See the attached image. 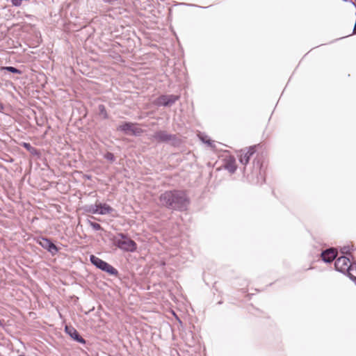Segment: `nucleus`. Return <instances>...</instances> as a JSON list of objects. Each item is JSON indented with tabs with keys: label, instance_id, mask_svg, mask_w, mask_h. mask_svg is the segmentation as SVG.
Listing matches in <instances>:
<instances>
[{
	"label": "nucleus",
	"instance_id": "obj_6",
	"mask_svg": "<svg viewBox=\"0 0 356 356\" xmlns=\"http://www.w3.org/2000/svg\"><path fill=\"white\" fill-rule=\"evenodd\" d=\"M117 129L123 131L126 134L131 132L132 135L136 136H139L143 133V130L141 128L136 127L135 124L131 122H124L120 125Z\"/></svg>",
	"mask_w": 356,
	"mask_h": 356
},
{
	"label": "nucleus",
	"instance_id": "obj_3",
	"mask_svg": "<svg viewBox=\"0 0 356 356\" xmlns=\"http://www.w3.org/2000/svg\"><path fill=\"white\" fill-rule=\"evenodd\" d=\"M151 139L157 143H171L175 145L179 143V140L175 134H171L166 131L159 130L154 133Z\"/></svg>",
	"mask_w": 356,
	"mask_h": 356
},
{
	"label": "nucleus",
	"instance_id": "obj_21",
	"mask_svg": "<svg viewBox=\"0 0 356 356\" xmlns=\"http://www.w3.org/2000/svg\"><path fill=\"white\" fill-rule=\"evenodd\" d=\"M104 159H106V160H108L111 162H113L115 160V157L114 154L109 152H108L105 154Z\"/></svg>",
	"mask_w": 356,
	"mask_h": 356
},
{
	"label": "nucleus",
	"instance_id": "obj_12",
	"mask_svg": "<svg viewBox=\"0 0 356 356\" xmlns=\"http://www.w3.org/2000/svg\"><path fill=\"white\" fill-rule=\"evenodd\" d=\"M225 168L230 173L233 174L236 170V161L234 158L229 157L225 164Z\"/></svg>",
	"mask_w": 356,
	"mask_h": 356
},
{
	"label": "nucleus",
	"instance_id": "obj_15",
	"mask_svg": "<svg viewBox=\"0 0 356 356\" xmlns=\"http://www.w3.org/2000/svg\"><path fill=\"white\" fill-rule=\"evenodd\" d=\"M22 146L28 152H29L31 154H33V155H38L39 154L38 150L35 147H33L30 143H23Z\"/></svg>",
	"mask_w": 356,
	"mask_h": 356
},
{
	"label": "nucleus",
	"instance_id": "obj_2",
	"mask_svg": "<svg viewBox=\"0 0 356 356\" xmlns=\"http://www.w3.org/2000/svg\"><path fill=\"white\" fill-rule=\"evenodd\" d=\"M120 238H115L114 240V244L120 249L125 252H133L137 249L136 243L129 238L126 234L123 233H119L118 234Z\"/></svg>",
	"mask_w": 356,
	"mask_h": 356
},
{
	"label": "nucleus",
	"instance_id": "obj_16",
	"mask_svg": "<svg viewBox=\"0 0 356 356\" xmlns=\"http://www.w3.org/2000/svg\"><path fill=\"white\" fill-rule=\"evenodd\" d=\"M85 211L92 214H99V204L87 206L85 208Z\"/></svg>",
	"mask_w": 356,
	"mask_h": 356
},
{
	"label": "nucleus",
	"instance_id": "obj_17",
	"mask_svg": "<svg viewBox=\"0 0 356 356\" xmlns=\"http://www.w3.org/2000/svg\"><path fill=\"white\" fill-rule=\"evenodd\" d=\"M99 115L101 116L102 119H108V115L106 111V107L104 104H99L98 106Z\"/></svg>",
	"mask_w": 356,
	"mask_h": 356
},
{
	"label": "nucleus",
	"instance_id": "obj_27",
	"mask_svg": "<svg viewBox=\"0 0 356 356\" xmlns=\"http://www.w3.org/2000/svg\"><path fill=\"white\" fill-rule=\"evenodd\" d=\"M2 325V321L0 319V325Z\"/></svg>",
	"mask_w": 356,
	"mask_h": 356
},
{
	"label": "nucleus",
	"instance_id": "obj_4",
	"mask_svg": "<svg viewBox=\"0 0 356 356\" xmlns=\"http://www.w3.org/2000/svg\"><path fill=\"white\" fill-rule=\"evenodd\" d=\"M90 261L97 268L111 275H117L118 273V271L114 267L95 255H90Z\"/></svg>",
	"mask_w": 356,
	"mask_h": 356
},
{
	"label": "nucleus",
	"instance_id": "obj_26",
	"mask_svg": "<svg viewBox=\"0 0 356 356\" xmlns=\"http://www.w3.org/2000/svg\"><path fill=\"white\" fill-rule=\"evenodd\" d=\"M3 109V106L1 103H0V111H1Z\"/></svg>",
	"mask_w": 356,
	"mask_h": 356
},
{
	"label": "nucleus",
	"instance_id": "obj_13",
	"mask_svg": "<svg viewBox=\"0 0 356 356\" xmlns=\"http://www.w3.org/2000/svg\"><path fill=\"white\" fill-rule=\"evenodd\" d=\"M114 211V209L110 207L107 204H99V215H106L108 213H111Z\"/></svg>",
	"mask_w": 356,
	"mask_h": 356
},
{
	"label": "nucleus",
	"instance_id": "obj_7",
	"mask_svg": "<svg viewBox=\"0 0 356 356\" xmlns=\"http://www.w3.org/2000/svg\"><path fill=\"white\" fill-rule=\"evenodd\" d=\"M37 243L53 256L56 254L59 251L58 247L49 238L40 237L38 238Z\"/></svg>",
	"mask_w": 356,
	"mask_h": 356
},
{
	"label": "nucleus",
	"instance_id": "obj_18",
	"mask_svg": "<svg viewBox=\"0 0 356 356\" xmlns=\"http://www.w3.org/2000/svg\"><path fill=\"white\" fill-rule=\"evenodd\" d=\"M253 168L256 173L260 172V170L262 166V162L261 161V159L259 157H256L253 160Z\"/></svg>",
	"mask_w": 356,
	"mask_h": 356
},
{
	"label": "nucleus",
	"instance_id": "obj_10",
	"mask_svg": "<svg viewBox=\"0 0 356 356\" xmlns=\"http://www.w3.org/2000/svg\"><path fill=\"white\" fill-rule=\"evenodd\" d=\"M65 331L72 339H73L76 342H79L81 344H85L86 343V340L72 326L65 325Z\"/></svg>",
	"mask_w": 356,
	"mask_h": 356
},
{
	"label": "nucleus",
	"instance_id": "obj_11",
	"mask_svg": "<svg viewBox=\"0 0 356 356\" xmlns=\"http://www.w3.org/2000/svg\"><path fill=\"white\" fill-rule=\"evenodd\" d=\"M338 252L334 248H328L323 250L321 254L322 260L325 263H331L337 257Z\"/></svg>",
	"mask_w": 356,
	"mask_h": 356
},
{
	"label": "nucleus",
	"instance_id": "obj_20",
	"mask_svg": "<svg viewBox=\"0 0 356 356\" xmlns=\"http://www.w3.org/2000/svg\"><path fill=\"white\" fill-rule=\"evenodd\" d=\"M87 222L95 231H99V230L103 229L102 226L97 222H92L89 219L87 220Z\"/></svg>",
	"mask_w": 356,
	"mask_h": 356
},
{
	"label": "nucleus",
	"instance_id": "obj_22",
	"mask_svg": "<svg viewBox=\"0 0 356 356\" xmlns=\"http://www.w3.org/2000/svg\"><path fill=\"white\" fill-rule=\"evenodd\" d=\"M200 140H201L203 143H206V144L209 145V146H211V147L212 146V142H211V140L210 139H209V138H208V136H202V135H201V136H200Z\"/></svg>",
	"mask_w": 356,
	"mask_h": 356
},
{
	"label": "nucleus",
	"instance_id": "obj_9",
	"mask_svg": "<svg viewBox=\"0 0 356 356\" xmlns=\"http://www.w3.org/2000/svg\"><path fill=\"white\" fill-rule=\"evenodd\" d=\"M352 263L350 259L346 256H341L336 259L334 263L335 269L341 273H346V270L350 268Z\"/></svg>",
	"mask_w": 356,
	"mask_h": 356
},
{
	"label": "nucleus",
	"instance_id": "obj_5",
	"mask_svg": "<svg viewBox=\"0 0 356 356\" xmlns=\"http://www.w3.org/2000/svg\"><path fill=\"white\" fill-rule=\"evenodd\" d=\"M179 99V95H163L156 98V99L154 101V104L158 106H171Z\"/></svg>",
	"mask_w": 356,
	"mask_h": 356
},
{
	"label": "nucleus",
	"instance_id": "obj_14",
	"mask_svg": "<svg viewBox=\"0 0 356 356\" xmlns=\"http://www.w3.org/2000/svg\"><path fill=\"white\" fill-rule=\"evenodd\" d=\"M346 275H347L350 280L356 281V263L350 264V268L346 270Z\"/></svg>",
	"mask_w": 356,
	"mask_h": 356
},
{
	"label": "nucleus",
	"instance_id": "obj_24",
	"mask_svg": "<svg viewBox=\"0 0 356 356\" xmlns=\"http://www.w3.org/2000/svg\"><path fill=\"white\" fill-rule=\"evenodd\" d=\"M104 2H108V3H111V2H114V1H116L117 0H103Z\"/></svg>",
	"mask_w": 356,
	"mask_h": 356
},
{
	"label": "nucleus",
	"instance_id": "obj_23",
	"mask_svg": "<svg viewBox=\"0 0 356 356\" xmlns=\"http://www.w3.org/2000/svg\"><path fill=\"white\" fill-rule=\"evenodd\" d=\"M342 253L345 254H350V250L348 247H343L342 249Z\"/></svg>",
	"mask_w": 356,
	"mask_h": 356
},
{
	"label": "nucleus",
	"instance_id": "obj_8",
	"mask_svg": "<svg viewBox=\"0 0 356 356\" xmlns=\"http://www.w3.org/2000/svg\"><path fill=\"white\" fill-rule=\"evenodd\" d=\"M255 148V146H251L248 149H241L239 152L238 154V160L242 165H246L249 163L250 158L256 152Z\"/></svg>",
	"mask_w": 356,
	"mask_h": 356
},
{
	"label": "nucleus",
	"instance_id": "obj_28",
	"mask_svg": "<svg viewBox=\"0 0 356 356\" xmlns=\"http://www.w3.org/2000/svg\"><path fill=\"white\" fill-rule=\"evenodd\" d=\"M19 356H25L24 354L19 355Z\"/></svg>",
	"mask_w": 356,
	"mask_h": 356
},
{
	"label": "nucleus",
	"instance_id": "obj_25",
	"mask_svg": "<svg viewBox=\"0 0 356 356\" xmlns=\"http://www.w3.org/2000/svg\"><path fill=\"white\" fill-rule=\"evenodd\" d=\"M353 34H356V21L353 29Z\"/></svg>",
	"mask_w": 356,
	"mask_h": 356
},
{
	"label": "nucleus",
	"instance_id": "obj_19",
	"mask_svg": "<svg viewBox=\"0 0 356 356\" xmlns=\"http://www.w3.org/2000/svg\"><path fill=\"white\" fill-rule=\"evenodd\" d=\"M1 70L7 71V72H12L14 74H22V72L21 70H19V69H17L15 67H13V66L2 67Z\"/></svg>",
	"mask_w": 356,
	"mask_h": 356
},
{
	"label": "nucleus",
	"instance_id": "obj_1",
	"mask_svg": "<svg viewBox=\"0 0 356 356\" xmlns=\"http://www.w3.org/2000/svg\"><path fill=\"white\" fill-rule=\"evenodd\" d=\"M159 201L161 206L174 211H183L190 203L185 192L179 190L167 191L161 194Z\"/></svg>",
	"mask_w": 356,
	"mask_h": 356
}]
</instances>
